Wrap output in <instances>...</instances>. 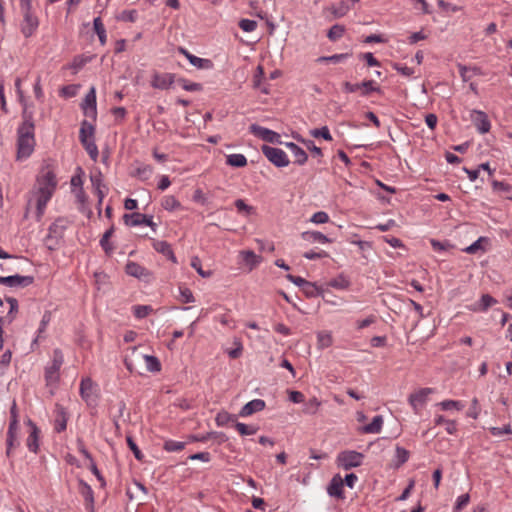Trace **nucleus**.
I'll return each mask as SVG.
<instances>
[{
  "label": "nucleus",
  "instance_id": "obj_1",
  "mask_svg": "<svg viewBox=\"0 0 512 512\" xmlns=\"http://www.w3.org/2000/svg\"><path fill=\"white\" fill-rule=\"evenodd\" d=\"M57 187L56 176L51 170L43 171L36 181L34 189L30 193L28 199L25 218L28 217V213L32 206L36 208V218L40 220L44 214L47 203L50 201Z\"/></svg>",
  "mask_w": 512,
  "mask_h": 512
},
{
  "label": "nucleus",
  "instance_id": "obj_2",
  "mask_svg": "<svg viewBox=\"0 0 512 512\" xmlns=\"http://www.w3.org/2000/svg\"><path fill=\"white\" fill-rule=\"evenodd\" d=\"M23 121L17 129V154L16 159L23 160L28 158L35 148V125L32 113L26 109L22 113Z\"/></svg>",
  "mask_w": 512,
  "mask_h": 512
},
{
  "label": "nucleus",
  "instance_id": "obj_3",
  "mask_svg": "<svg viewBox=\"0 0 512 512\" xmlns=\"http://www.w3.org/2000/svg\"><path fill=\"white\" fill-rule=\"evenodd\" d=\"M364 455L354 450H345L338 454L337 464L339 467L349 470L362 465Z\"/></svg>",
  "mask_w": 512,
  "mask_h": 512
},
{
  "label": "nucleus",
  "instance_id": "obj_4",
  "mask_svg": "<svg viewBox=\"0 0 512 512\" xmlns=\"http://www.w3.org/2000/svg\"><path fill=\"white\" fill-rule=\"evenodd\" d=\"M261 151L264 154V156L276 167L288 166L289 159L282 149L271 147L268 145H263L261 147Z\"/></svg>",
  "mask_w": 512,
  "mask_h": 512
},
{
  "label": "nucleus",
  "instance_id": "obj_5",
  "mask_svg": "<svg viewBox=\"0 0 512 512\" xmlns=\"http://www.w3.org/2000/svg\"><path fill=\"white\" fill-rule=\"evenodd\" d=\"M64 358L60 349L53 351V359L49 366L45 369V379L48 384L54 383L59 379V370L63 364Z\"/></svg>",
  "mask_w": 512,
  "mask_h": 512
},
{
  "label": "nucleus",
  "instance_id": "obj_6",
  "mask_svg": "<svg viewBox=\"0 0 512 512\" xmlns=\"http://www.w3.org/2000/svg\"><path fill=\"white\" fill-rule=\"evenodd\" d=\"M123 220L127 226L146 225L149 226L153 231H156L157 225L153 222L152 216L135 212L132 214H124Z\"/></svg>",
  "mask_w": 512,
  "mask_h": 512
},
{
  "label": "nucleus",
  "instance_id": "obj_7",
  "mask_svg": "<svg viewBox=\"0 0 512 512\" xmlns=\"http://www.w3.org/2000/svg\"><path fill=\"white\" fill-rule=\"evenodd\" d=\"M249 129L252 134L259 137L263 141H266L269 143H281L280 135L275 131H272V130L262 127V126H259L257 124H252L249 127Z\"/></svg>",
  "mask_w": 512,
  "mask_h": 512
},
{
  "label": "nucleus",
  "instance_id": "obj_8",
  "mask_svg": "<svg viewBox=\"0 0 512 512\" xmlns=\"http://www.w3.org/2000/svg\"><path fill=\"white\" fill-rule=\"evenodd\" d=\"M34 278L32 276L12 275L0 277V284L8 287H26L32 284Z\"/></svg>",
  "mask_w": 512,
  "mask_h": 512
},
{
  "label": "nucleus",
  "instance_id": "obj_9",
  "mask_svg": "<svg viewBox=\"0 0 512 512\" xmlns=\"http://www.w3.org/2000/svg\"><path fill=\"white\" fill-rule=\"evenodd\" d=\"M96 384L90 378L82 379L80 383V395L86 403L95 402Z\"/></svg>",
  "mask_w": 512,
  "mask_h": 512
},
{
  "label": "nucleus",
  "instance_id": "obj_10",
  "mask_svg": "<svg viewBox=\"0 0 512 512\" xmlns=\"http://www.w3.org/2000/svg\"><path fill=\"white\" fill-rule=\"evenodd\" d=\"M82 109L84 110L86 116L93 119L96 118V90L94 87H91L89 92L86 94L82 103Z\"/></svg>",
  "mask_w": 512,
  "mask_h": 512
},
{
  "label": "nucleus",
  "instance_id": "obj_11",
  "mask_svg": "<svg viewBox=\"0 0 512 512\" xmlns=\"http://www.w3.org/2000/svg\"><path fill=\"white\" fill-rule=\"evenodd\" d=\"M22 14L24 19L21 25V31L25 37H30L39 25L38 19L32 12H24Z\"/></svg>",
  "mask_w": 512,
  "mask_h": 512
},
{
  "label": "nucleus",
  "instance_id": "obj_12",
  "mask_svg": "<svg viewBox=\"0 0 512 512\" xmlns=\"http://www.w3.org/2000/svg\"><path fill=\"white\" fill-rule=\"evenodd\" d=\"M27 425L31 428V430L29 436L27 437L26 445L31 452L37 453L39 449L40 431L36 424L30 419L27 420Z\"/></svg>",
  "mask_w": 512,
  "mask_h": 512
},
{
  "label": "nucleus",
  "instance_id": "obj_13",
  "mask_svg": "<svg viewBox=\"0 0 512 512\" xmlns=\"http://www.w3.org/2000/svg\"><path fill=\"white\" fill-rule=\"evenodd\" d=\"M472 120H473V123L476 126L477 130L481 134H485V133L489 132L491 125H490V121L488 120L487 115L484 112L474 110L472 113Z\"/></svg>",
  "mask_w": 512,
  "mask_h": 512
},
{
  "label": "nucleus",
  "instance_id": "obj_14",
  "mask_svg": "<svg viewBox=\"0 0 512 512\" xmlns=\"http://www.w3.org/2000/svg\"><path fill=\"white\" fill-rule=\"evenodd\" d=\"M433 392L432 388H421L420 390L412 393L409 396V403L413 407L414 410H417L419 406H422L426 401L428 396Z\"/></svg>",
  "mask_w": 512,
  "mask_h": 512
},
{
  "label": "nucleus",
  "instance_id": "obj_15",
  "mask_svg": "<svg viewBox=\"0 0 512 512\" xmlns=\"http://www.w3.org/2000/svg\"><path fill=\"white\" fill-rule=\"evenodd\" d=\"M265 401L262 399H254L246 403L240 410L239 416L248 417L254 413L260 412L265 408Z\"/></svg>",
  "mask_w": 512,
  "mask_h": 512
},
{
  "label": "nucleus",
  "instance_id": "obj_16",
  "mask_svg": "<svg viewBox=\"0 0 512 512\" xmlns=\"http://www.w3.org/2000/svg\"><path fill=\"white\" fill-rule=\"evenodd\" d=\"M174 82V75L171 73L155 74L151 85L156 89H168Z\"/></svg>",
  "mask_w": 512,
  "mask_h": 512
},
{
  "label": "nucleus",
  "instance_id": "obj_17",
  "mask_svg": "<svg viewBox=\"0 0 512 512\" xmlns=\"http://www.w3.org/2000/svg\"><path fill=\"white\" fill-rule=\"evenodd\" d=\"M343 486H344L343 479L340 477V475H335L331 479V481L327 487V493L332 497L344 499Z\"/></svg>",
  "mask_w": 512,
  "mask_h": 512
},
{
  "label": "nucleus",
  "instance_id": "obj_18",
  "mask_svg": "<svg viewBox=\"0 0 512 512\" xmlns=\"http://www.w3.org/2000/svg\"><path fill=\"white\" fill-rule=\"evenodd\" d=\"M19 424L15 420H10L8 431H7V450L6 454L9 456L12 448L19 445L17 439Z\"/></svg>",
  "mask_w": 512,
  "mask_h": 512
},
{
  "label": "nucleus",
  "instance_id": "obj_19",
  "mask_svg": "<svg viewBox=\"0 0 512 512\" xmlns=\"http://www.w3.org/2000/svg\"><path fill=\"white\" fill-rule=\"evenodd\" d=\"M179 51L183 55H185V57L188 59V61L190 62L191 65H193L199 69H206V68H210L212 66V62L209 59L197 57V56L189 53L184 48H179Z\"/></svg>",
  "mask_w": 512,
  "mask_h": 512
},
{
  "label": "nucleus",
  "instance_id": "obj_20",
  "mask_svg": "<svg viewBox=\"0 0 512 512\" xmlns=\"http://www.w3.org/2000/svg\"><path fill=\"white\" fill-rule=\"evenodd\" d=\"M240 256L242 257L245 265L248 266L249 271H252L254 268H256L262 261V257L256 255L252 250H243L240 252Z\"/></svg>",
  "mask_w": 512,
  "mask_h": 512
},
{
  "label": "nucleus",
  "instance_id": "obj_21",
  "mask_svg": "<svg viewBox=\"0 0 512 512\" xmlns=\"http://www.w3.org/2000/svg\"><path fill=\"white\" fill-rule=\"evenodd\" d=\"M286 147L291 151L294 158V163L298 165H303L306 163L308 155L301 147L293 142L286 143Z\"/></svg>",
  "mask_w": 512,
  "mask_h": 512
},
{
  "label": "nucleus",
  "instance_id": "obj_22",
  "mask_svg": "<svg viewBox=\"0 0 512 512\" xmlns=\"http://www.w3.org/2000/svg\"><path fill=\"white\" fill-rule=\"evenodd\" d=\"M56 417H55V426L54 429L56 432L60 433L64 431L67 427V413L63 406L56 405Z\"/></svg>",
  "mask_w": 512,
  "mask_h": 512
},
{
  "label": "nucleus",
  "instance_id": "obj_23",
  "mask_svg": "<svg viewBox=\"0 0 512 512\" xmlns=\"http://www.w3.org/2000/svg\"><path fill=\"white\" fill-rule=\"evenodd\" d=\"M80 142L83 145V147L86 150V152L88 153V155L90 156V158L93 161H97L98 155H99V151H98V147H97V145L95 143L94 136H91L90 138L86 139L85 135L83 134V137L80 140Z\"/></svg>",
  "mask_w": 512,
  "mask_h": 512
},
{
  "label": "nucleus",
  "instance_id": "obj_24",
  "mask_svg": "<svg viewBox=\"0 0 512 512\" xmlns=\"http://www.w3.org/2000/svg\"><path fill=\"white\" fill-rule=\"evenodd\" d=\"M301 238L309 243H330L331 240L321 232L318 231H305L301 234Z\"/></svg>",
  "mask_w": 512,
  "mask_h": 512
},
{
  "label": "nucleus",
  "instance_id": "obj_25",
  "mask_svg": "<svg viewBox=\"0 0 512 512\" xmlns=\"http://www.w3.org/2000/svg\"><path fill=\"white\" fill-rule=\"evenodd\" d=\"M383 425V417L377 415L373 418L372 422L360 428V432L364 434H377L381 431Z\"/></svg>",
  "mask_w": 512,
  "mask_h": 512
},
{
  "label": "nucleus",
  "instance_id": "obj_26",
  "mask_svg": "<svg viewBox=\"0 0 512 512\" xmlns=\"http://www.w3.org/2000/svg\"><path fill=\"white\" fill-rule=\"evenodd\" d=\"M154 249L167 256L171 261H173L174 263L176 262V257L171 249V246L168 242L166 241H155L154 244Z\"/></svg>",
  "mask_w": 512,
  "mask_h": 512
},
{
  "label": "nucleus",
  "instance_id": "obj_27",
  "mask_svg": "<svg viewBox=\"0 0 512 512\" xmlns=\"http://www.w3.org/2000/svg\"><path fill=\"white\" fill-rule=\"evenodd\" d=\"M350 9L351 5L347 0H341L338 5H333L329 8L334 18L345 16Z\"/></svg>",
  "mask_w": 512,
  "mask_h": 512
},
{
  "label": "nucleus",
  "instance_id": "obj_28",
  "mask_svg": "<svg viewBox=\"0 0 512 512\" xmlns=\"http://www.w3.org/2000/svg\"><path fill=\"white\" fill-rule=\"evenodd\" d=\"M81 494L84 497L87 510L89 512H95V510H94V493H93L92 488L88 484L84 483Z\"/></svg>",
  "mask_w": 512,
  "mask_h": 512
},
{
  "label": "nucleus",
  "instance_id": "obj_29",
  "mask_svg": "<svg viewBox=\"0 0 512 512\" xmlns=\"http://www.w3.org/2000/svg\"><path fill=\"white\" fill-rule=\"evenodd\" d=\"M409 456L410 453L408 450L401 446H396L394 467L399 468L400 466H402L404 463L408 461Z\"/></svg>",
  "mask_w": 512,
  "mask_h": 512
},
{
  "label": "nucleus",
  "instance_id": "obj_30",
  "mask_svg": "<svg viewBox=\"0 0 512 512\" xmlns=\"http://www.w3.org/2000/svg\"><path fill=\"white\" fill-rule=\"evenodd\" d=\"M360 91L362 96H368L372 92L382 93L379 86L373 80H365L360 83Z\"/></svg>",
  "mask_w": 512,
  "mask_h": 512
},
{
  "label": "nucleus",
  "instance_id": "obj_31",
  "mask_svg": "<svg viewBox=\"0 0 512 512\" xmlns=\"http://www.w3.org/2000/svg\"><path fill=\"white\" fill-rule=\"evenodd\" d=\"M143 359L149 372L157 373L161 371V363L156 356L143 355Z\"/></svg>",
  "mask_w": 512,
  "mask_h": 512
},
{
  "label": "nucleus",
  "instance_id": "obj_32",
  "mask_svg": "<svg viewBox=\"0 0 512 512\" xmlns=\"http://www.w3.org/2000/svg\"><path fill=\"white\" fill-rule=\"evenodd\" d=\"M93 27H94L95 33L98 35L101 45H105L106 39H107L106 29H105L102 19L100 17H96L93 20Z\"/></svg>",
  "mask_w": 512,
  "mask_h": 512
},
{
  "label": "nucleus",
  "instance_id": "obj_33",
  "mask_svg": "<svg viewBox=\"0 0 512 512\" xmlns=\"http://www.w3.org/2000/svg\"><path fill=\"white\" fill-rule=\"evenodd\" d=\"M226 163L232 167H244L247 165V158L243 154H230L226 157Z\"/></svg>",
  "mask_w": 512,
  "mask_h": 512
},
{
  "label": "nucleus",
  "instance_id": "obj_34",
  "mask_svg": "<svg viewBox=\"0 0 512 512\" xmlns=\"http://www.w3.org/2000/svg\"><path fill=\"white\" fill-rule=\"evenodd\" d=\"M321 406V401H319L316 397L310 398L304 404L303 412L308 415H315Z\"/></svg>",
  "mask_w": 512,
  "mask_h": 512
},
{
  "label": "nucleus",
  "instance_id": "obj_35",
  "mask_svg": "<svg viewBox=\"0 0 512 512\" xmlns=\"http://www.w3.org/2000/svg\"><path fill=\"white\" fill-rule=\"evenodd\" d=\"M235 428L242 436L254 435L258 431V427L241 422H235Z\"/></svg>",
  "mask_w": 512,
  "mask_h": 512
},
{
  "label": "nucleus",
  "instance_id": "obj_36",
  "mask_svg": "<svg viewBox=\"0 0 512 512\" xmlns=\"http://www.w3.org/2000/svg\"><path fill=\"white\" fill-rule=\"evenodd\" d=\"M83 134L85 135L86 139L90 138L91 136H94V134H95V127L86 120L82 121V123H81L80 131H79V140L82 139Z\"/></svg>",
  "mask_w": 512,
  "mask_h": 512
},
{
  "label": "nucleus",
  "instance_id": "obj_37",
  "mask_svg": "<svg viewBox=\"0 0 512 512\" xmlns=\"http://www.w3.org/2000/svg\"><path fill=\"white\" fill-rule=\"evenodd\" d=\"M344 32H345L344 26L335 24L329 29L327 37L331 41H337L338 39H340L343 36Z\"/></svg>",
  "mask_w": 512,
  "mask_h": 512
},
{
  "label": "nucleus",
  "instance_id": "obj_38",
  "mask_svg": "<svg viewBox=\"0 0 512 512\" xmlns=\"http://www.w3.org/2000/svg\"><path fill=\"white\" fill-rule=\"evenodd\" d=\"M162 206L165 210L172 211L181 206L180 202L174 196H165L162 201Z\"/></svg>",
  "mask_w": 512,
  "mask_h": 512
},
{
  "label": "nucleus",
  "instance_id": "obj_39",
  "mask_svg": "<svg viewBox=\"0 0 512 512\" xmlns=\"http://www.w3.org/2000/svg\"><path fill=\"white\" fill-rule=\"evenodd\" d=\"M442 410L456 409L458 411L464 408V404L461 401L456 400H444L438 404Z\"/></svg>",
  "mask_w": 512,
  "mask_h": 512
},
{
  "label": "nucleus",
  "instance_id": "obj_40",
  "mask_svg": "<svg viewBox=\"0 0 512 512\" xmlns=\"http://www.w3.org/2000/svg\"><path fill=\"white\" fill-rule=\"evenodd\" d=\"M177 82L186 91L194 92V91H201L202 90V85L200 83L189 82V81H187L184 78L178 79Z\"/></svg>",
  "mask_w": 512,
  "mask_h": 512
},
{
  "label": "nucleus",
  "instance_id": "obj_41",
  "mask_svg": "<svg viewBox=\"0 0 512 512\" xmlns=\"http://www.w3.org/2000/svg\"><path fill=\"white\" fill-rule=\"evenodd\" d=\"M286 278H287V280H289L290 282L294 283L295 285H297L299 287L314 288V284H312L311 282L305 280L302 277L294 276L292 274H287Z\"/></svg>",
  "mask_w": 512,
  "mask_h": 512
},
{
  "label": "nucleus",
  "instance_id": "obj_42",
  "mask_svg": "<svg viewBox=\"0 0 512 512\" xmlns=\"http://www.w3.org/2000/svg\"><path fill=\"white\" fill-rule=\"evenodd\" d=\"M185 447L184 442L168 440L164 443V449L168 452H178L183 450Z\"/></svg>",
  "mask_w": 512,
  "mask_h": 512
},
{
  "label": "nucleus",
  "instance_id": "obj_43",
  "mask_svg": "<svg viewBox=\"0 0 512 512\" xmlns=\"http://www.w3.org/2000/svg\"><path fill=\"white\" fill-rule=\"evenodd\" d=\"M318 344L321 348H327L332 345L333 339L330 333L320 332L318 333Z\"/></svg>",
  "mask_w": 512,
  "mask_h": 512
},
{
  "label": "nucleus",
  "instance_id": "obj_44",
  "mask_svg": "<svg viewBox=\"0 0 512 512\" xmlns=\"http://www.w3.org/2000/svg\"><path fill=\"white\" fill-rule=\"evenodd\" d=\"M133 309L135 317L139 319L148 316L153 310L149 305H137Z\"/></svg>",
  "mask_w": 512,
  "mask_h": 512
},
{
  "label": "nucleus",
  "instance_id": "obj_45",
  "mask_svg": "<svg viewBox=\"0 0 512 512\" xmlns=\"http://www.w3.org/2000/svg\"><path fill=\"white\" fill-rule=\"evenodd\" d=\"M496 303H497L496 299H494L489 294H484V295H482V297L480 299L479 309L482 311H486L489 307H491L492 305H494Z\"/></svg>",
  "mask_w": 512,
  "mask_h": 512
},
{
  "label": "nucleus",
  "instance_id": "obj_46",
  "mask_svg": "<svg viewBox=\"0 0 512 512\" xmlns=\"http://www.w3.org/2000/svg\"><path fill=\"white\" fill-rule=\"evenodd\" d=\"M311 135L313 137H322L324 140L331 141L332 136L327 126H323L318 129H314L311 131Z\"/></svg>",
  "mask_w": 512,
  "mask_h": 512
},
{
  "label": "nucleus",
  "instance_id": "obj_47",
  "mask_svg": "<svg viewBox=\"0 0 512 512\" xmlns=\"http://www.w3.org/2000/svg\"><path fill=\"white\" fill-rule=\"evenodd\" d=\"M90 180L94 189L104 187L103 184V175L101 171L97 170L90 175Z\"/></svg>",
  "mask_w": 512,
  "mask_h": 512
},
{
  "label": "nucleus",
  "instance_id": "obj_48",
  "mask_svg": "<svg viewBox=\"0 0 512 512\" xmlns=\"http://www.w3.org/2000/svg\"><path fill=\"white\" fill-rule=\"evenodd\" d=\"M483 241H487V238L485 237H480L479 239H477L474 243H472L470 246L466 247L464 249V252L468 253V254H475L477 253L479 250H482L484 251V249L482 248L481 246V243Z\"/></svg>",
  "mask_w": 512,
  "mask_h": 512
},
{
  "label": "nucleus",
  "instance_id": "obj_49",
  "mask_svg": "<svg viewBox=\"0 0 512 512\" xmlns=\"http://www.w3.org/2000/svg\"><path fill=\"white\" fill-rule=\"evenodd\" d=\"M229 422H236L235 416L227 412L219 413L216 417V423L218 426L226 425Z\"/></svg>",
  "mask_w": 512,
  "mask_h": 512
},
{
  "label": "nucleus",
  "instance_id": "obj_50",
  "mask_svg": "<svg viewBox=\"0 0 512 512\" xmlns=\"http://www.w3.org/2000/svg\"><path fill=\"white\" fill-rule=\"evenodd\" d=\"M191 266L198 272L203 278H208L212 275L211 271L202 270L201 263L198 257H194L191 260Z\"/></svg>",
  "mask_w": 512,
  "mask_h": 512
},
{
  "label": "nucleus",
  "instance_id": "obj_51",
  "mask_svg": "<svg viewBox=\"0 0 512 512\" xmlns=\"http://www.w3.org/2000/svg\"><path fill=\"white\" fill-rule=\"evenodd\" d=\"M126 441H127V444L129 446L130 450L133 452L135 458L137 460L141 461L144 456H143L142 452L140 451V449L138 448V446L136 445V443L134 442V440L132 439V437L127 436Z\"/></svg>",
  "mask_w": 512,
  "mask_h": 512
},
{
  "label": "nucleus",
  "instance_id": "obj_52",
  "mask_svg": "<svg viewBox=\"0 0 512 512\" xmlns=\"http://www.w3.org/2000/svg\"><path fill=\"white\" fill-rule=\"evenodd\" d=\"M239 27L245 32H252L257 28V22L250 19H241Z\"/></svg>",
  "mask_w": 512,
  "mask_h": 512
},
{
  "label": "nucleus",
  "instance_id": "obj_53",
  "mask_svg": "<svg viewBox=\"0 0 512 512\" xmlns=\"http://www.w3.org/2000/svg\"><path fill=\"white\" fill-rule=\"evenodd\" d=\"M310 221L315 224H324L329 221V216L324 211H318L312 215Z\"/></svg>",
  "mask_w": 512,
  "mask_h": 512
},
{
  "label": "nucleus",
  "instance_id": "obj_54",
  "mask_svg": "<svg viewBox=\"0 0 512 512\" xmlns=\"http://www.w3.org/2000/svg\"><path fill=\"white\" fill-rule=\"evenodd\" d=\"M480 414V407L477 398H473L471 401V406L467 412V416L473 419H477Z\"/></svg>",
  "mask_w": 512,
  "mask_h": 512
},
{
  "label": "nucleus",
  "instance_id": "obj_55",
  "mask_svg": "<svg viewBox=\"0 0 512 512\" xmlns=\"http://www.w3.org/2000/svg\"><path fill=\"white\" fill-rule=\"evenodd\" d=\"M114 232V228L111 227L110 229H108L102 236L101 240H100V244L102 246V248L106 251V252H109L112 250V248L110 247L109 245V238L112 236Z\"/></svg>",
  "mask_w": 512,
  "mask_h": 512
},
{
  "label": "nucleus",
  "instance_id": "obj_56",
  "mask_svg": "<svg viewBox=\"0 0 512 512\" xmlns=\"http://www.w3.org/2000/svg\"><path fill=\"white\" fill-rule=\"evenodd\" d=\"M143 268L137 263L130 262L126 265L127 274L135 277H139L142 274Z\"/></svg>",
  "mask_w": 512,
  "mask_h": 512
},
{
  "label": "nucleus",
  "instance_id": "obj_57",
  "mask_svg": "<svg viewBox=\"0 0 512 512\" xmlns=\"http://www.w3.org/2000/svg\"><path fill=\"white\" fill-rule=\"evenodd\" d=\"M469 500H470L469 494H463V495L459 496L456 500V504L454 506V511L455 512L461 511L469 503Z\"/></svg>",
  "mask_w": 512,
  "mask_h": 512
},
{
  "label": "nucleus",
  "instance_id": "obj_58",
  "mask_svg": "<svg viewBox=\"0 0 512 512\" xmlns=\"http://www.w3.org/2000/svg\"><path fill=\"white\" fill-rule=\"evenodd\" d=\"M490 433L493 435V436H501L503 434H512V428H511V425H505L504 427L500 428V427H491L489 429Z\"/></svg>",
  "mask_w": 512,
  "mask_h": 512
},
{
  "label": "nucleus",
  "instance_id": "obj_59",
  "mask_svg": "<svg viewBox=\"0 0 512 512\" xmlns=\"http://www.w3.org/2000/svg\"><path fill=\"white\" fill-rule=\"evenodd\" d=\"M234 204L239 212H246L247 214L254 212V207L247 205L243 199H237Z\"/></svg>",
  "mask_w": 512,
  "mask_h": 512
},
{
  "label": "nucleus",
  "instance_id": "obj_60",
  "mask_svg": "<svg viewBox=\"0 0 512 512\" xmlns=\"http://www.w3.org/2000/svg\"><path fill=\"white\" fill-rule=\"evenodd\" d=\"M346 57H347V54H334L332 56H322V57L318 58V61L319 62L338 63V62H340L342 59H344Z\"/></svg>",
  "mask_w": 512,
  "mask_h": 512
},
{
  "label": "nucleus",
  "instance_id": "obj_61",
  "mask_svg": "<svg viewBox=\"0 0 512 512\" xmlns=\"http://www.w3.org/2000/svg\"><path fill=\"white\" fill-rule=\"evenodd\" d=\"M180 297H181V301L183 303H191V302H194V296H193V293L190 289L188 288H183V289H180Z\"/></svg>",
  "mask_w": 512,
  "mask_h": 512
},
{
  "label": "nucleus",
  "instance_id": "obj_62",
  "mask_svg": "<svg viewBox=\"0 0 512 512\" xmlns=\"http://www.w3.org/2000/svg\"><path fill=\"white\" fill-rule=\"evenodd\" d=\"M136 174L142 179H146L152 174V167L149 165H142L137 168Z\"/></svg>",
  "mask_w": 512,
  "mask_h": 512
},
{
  "label": "nucleus",
  "instance_id": "obj_63",
  "mask_svg": "<svg viewBox=\"0 0 512 512\" xmlns=\"http://www.w3.org/2000/svg\"><path fill=\"white\" fill-rule=\"evenodd\" d=\"M190 460H201L203 462H209L211 460V455L209 452H199L189 456Z\"/></svg>",
  "mask_w": 512,
  "mask_h": 512
},
{
  "label": "nucleus",
  "instance_id": "obj_64",
  "mask_svg": "<svg viewBox=\"0 0 512 512\" xmlns=\"http://www.w3.org/2000/svg\"><path fill=\"white\" fill-rule=\"evenodd\" d=\"M362 58L366 61L368 66H380V62L374 57L371 52L362 54Z\"/></svg>",
  "mask_w": 512,
  "mask_h": 512
}]
</instances>
